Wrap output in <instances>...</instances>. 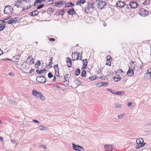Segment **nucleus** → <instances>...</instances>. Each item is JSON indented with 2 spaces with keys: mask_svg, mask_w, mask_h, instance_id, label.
Listing matches in <instances>:
<instances>
[{
  "mask_svg": "<svg viewBox=\"0 0 151 151\" xmlns=\"http://www.w3.org/2000/svg\"><path fill=\"white\" fill-rule=\"evenodd\" d=\"M106 90L109 91L113 94H115V92H116L115 90H112L110 88H107Z\"/></svg>",
  "mask_w": 151,
  "mask_h": 151,
  "instance_id": "obj_37",
  "label": "nucleus"
},
{
  "mask_svg": "<svg viewBox=\"0 0 151 151\" xmlns=\"http://www.w3.org/2000/svg\"><path fill=\"white\" fill-rule=\"evenodd\" d=\"M141 62V63H142V65H140V69L141 70H142L143 69V67H144V66L143 65H144V64L140 60Z\"/></svg>",
  "mask_w": 151,
  "mask_h": 151,
  "instance_id": "obj_57",
  "label": "nucleus"
},
{
  "mask_svg": "<svg viewBox=\"0 0 151 151\" xmlns=\"http://www.w3.org/2000/svg\"><path fill=\"white\" fill-rule=\"evenodd\" d=\"M48 39L50 41H54L55 40V39L53 38H49Z\"/></svg>",
  "mask_w": 151,
  "mask_h": 151,
  "instance_id": "obj_54",
  "label": "nucleus"
},
{
  "mask_svg": "<svg viewBox=\"0 0 151 151\" xmlns=\"http://www.w3.org/2000/svg\"><path fill=\"white\" fill-rule=\"evenodd\" d=\"M65 13V12H64V9L60 10L58 12V14L61 15V16H63L64 14Z\"/></svg>",
  "mask_w": 151,
  "mask_h": 151,
  "instance_id": "obj_28",
  "label": "nucleus"
},
{
  "mask_svg": "<svg viewBox=\"0 0 151 151\" xmlns=\"http://www.w3.org/2000/svg\"><path fill=\"white\" fill-rule=\"evenodd\" d=\"M88 7L86 9L85 8V11L87 14L91 13L94 11V6H91L88 4L87 5Z\"/></svg>",
  "mask_w": 151,
  "mask_h": 151,
  "instance_id": "obj_6",
  "label": "nucleus"
},
{
  "mask_svg": "<svg viewBox=\"0 0 151 151\" xmlns=\"http://www.w3.org/2000/svg\"><path fill=\"white\" fill-rule=\"evenodd\" d=\"M124 91H116L115 92V94L118 95H124Z\"/></svg>",
  "mask_w": 151,
  "mask_h": 151,
  "instance_id": "obj_21",
  "label": "nucleus"
},
{
  "mask_svg": "<svg viewBox=\"0 0 151 151\" xmlns=\"http://www.w3.org/2000/svg\"><path fill=\"white\" fill-rule=\"evenodd\" d=\"M6 20H5V19L2 20H0V24H2L3 23H5L7 21H6Z\"/></svg>",
  "mask_w": 151,
  "mask_h": 151,
  "instance_id": "obj_51",
  "label": "nucleus"
},
{
  "mask_svg": "<svg viewBox=\"0 0 151 151\" xmlns=\"http://www.w3.org/2000/svg\"><path fill=\"white\" fill-rule=\"evenodd\" d=\"M81 73V70L79 68L77 69L75 72V75L76 76H78Z\"/></svg>",
  "mask_w": 151,
  "mask_h": 151,
  "instance_id": "obj_29",
  "label": "nucleus"
},
{
  "mask_svg": "<svg viewBox=\"0 0 151 151\" xmlns=\"http://www.w3.org/2000/svg\"><path fill=\"white\" fill-rule=\"evenodd\" d=\"M54 9L50 7L48 9V11L49 12H53Z\"/></svg>",
  "mask_w": 151,
  "mask_h": 151,
  "instance_id": "obj_47",
  "label": "nucleus"
},
{
  "mask_svg": "<svg viewBox=\"0 0 151 151\" xmlns=\"http://www.w3.org/2000/svg\"><path fill=\"white\" fill-rule=\"evenodd\" d=\"M104 147L107 151H112L115 148L113 145H105Z\"/></svg>",
  "mask_w": 151,
  "mask_h": 151,
  "instance_id": "obj_11",
  "label": "nucleus"
},
{
  "mask_svg": "<svg viewBox=\"0 0 151 151\" xmlns=\"http://www.w3.org/2000/svg\"><path fill=\"white\" fill-rule=\"evenodd\" d=\"M68 76L69 75L68 74H66L65 75H64V79L65 81H66V80L68 77Z\"/></svg>",
  "mask_w": 151,
  "mask_h": 151,
  "instance_id": "obj_49",
  "label": "nucleus"
},
{
  "mask_svg": "<svg viewBox=\"0 0 151 151\" xmlns=\"http://www.w3.org/2000/svg\"><path fill=\"white\" fill-rule=\"evenodd\" d=\"M22 2L21 1L17 0L14 2V6L19 8L22 6Z\"/></svg>",
  "mask_w": 151,
  "mask_h": 151,
  "instance_id": "obj_14",
  "label": "nucleus"
},
{
  "mask_svg": "<svg viewBox=\"0 0 151 151\" xmlns=\"http://www.w3.org/2000/svg\"><path fill=\"white\" fill-rule=\"evenodd\" d=\"M40 61L39 60H38L37 63L35 64V66L36 68L38 67L39 66H40Z\"/></svg>",
  "mask_w": 151,
  "mask_h": 151,
  "instance_id": "obj_35",
  "label": "nucleus"
},
{
  "mask_svg": "<svg viewBox=\"0 0 151 151\" xmlns=\"http://www.w3.org/2000/svg\"><path fill=\"white\" fill-rule=\"evenodd\" d=\"M40 147L41 148H43L44 149H46V147L45 146H44V145H40Z\"/></svg>",
  "mask_w": 151,
  "mask_h": 151,
  "instance_id": "obj_55",
  "label": "nucleus"
},
{
  "mask_svg": "<svg viewBox=\"0 0 151 151\" xmlns=\"http://www.w3.org/2000/svg\"><path fill=\"white\" fill-rule=\"evenodd\" d=\"M98 77H96V76H94L90 77H89L88 78L91 81H93L97 79V78Z\"/></svg>",
  "mask_w": 151,
  "mask_h": 151,
  "instance_id": "obj_27",
  "label": "nucleus"
},
{
  "mask_svg": "<svg viewBox=\"0 0 151 151\" xmlns=\"http://www.w3.org/2000/svg\"><path fill=\"white\" fill-rule=\"evenodd\" d=\"M144 5H149L150 4V2L149 0H145L142 4Z\"/></svg>",
  "mask_w": 151,
  "mask_h": 151,
  "instance_id": "obj_26",
  "label": "nucleus"
},
{
  "mask_svg": "<svg viewBox=\"0 0 151 151\" xmlns=\"http://www.w3.org/2000/svg\"><path fill=\"white\" fill-rule=\"evenodd\" d=\"M75 54H76L77 55V57L76 59V60H78L79 59L80 60H82V52H81V55L79 56V55L80 54V52H74V53H73V52H72V58H73V55L74 54V55H75Z\"/></svg>",
  "mask_w": 151,
  "mask_h": 151,
  "instance_id": "obj_12",
  "label": "nucleus"
},
{
  "mask_svg": "<svg viewBox=\"0 0 151 151\" xmlns=\"http://www.w3.org/2000/svg\"><path fill=\"white\" fill-rule=\"evenodd\" d=\"M84 60H85V62H84L83 63V65L87 66V64H88L87 60L86 59H85Z\"/></svg>",
  "mask_w": 151,
  "mask_h": 151,
  "instance_id": "obj_46",
  "label": "nucleus"
},
{
  "mask_svg": "<svg viewBox=\"0 0 151 151\" xmlns=\"http://www.w3.org/2000/svg\"><path fill=\"white\" fill-rule=\"evenodd\" d=\"M85 2L86 0H79L77 1L76 4L77 5L81 6V4H83Z\"/></svg>",
  "mask_w": 151,
  "mask_h": 151,
  "instance_id": "obj_19",
  "label": "nucleus"
},
{
  "mask_svg": "<svg viewBox=\"0 0 151 151\" xmlns=\"http://www.w3.org/2000/svg\"><path fill=\"white\" fill-rule=\"evenodd\" d=\"M74 82L75 84L78 86H79L81 84V82L78 80H76L74 81Z\"/></svg>",
  "mask_w": 151,
  "mask_h": 151,
  "instance_id": "obj_31",
  "label": "nucleus"
},
{
  "mask_svg": "<svg viewBox=\"0 0 151 151\" xmlns=\"http://www.w3.org/2000/svg\"><path fill=\"white\" fill-rule=\"evenodd\" d=\"M98 5L99 6V8L101 10L103 9H105L106 8V6L107 4L104 1H100L98 3Z\"/></svg>",
  "mask_w": 151,
  "mask_h": 151,
  "instance_id": "obj_3",
  "label": "nucleus"
},
{
  "mask_svg": "<svg viewBox=\"0 0 151 151\" xmlns=\"http://www.w3.org/2000/svg\"><path fill=\"white\" fill-rule=\"evenodd\" d=\"M46 71V70L45 69H44L42 70H36V72L39 74H41L42 73H44L45 71Z\"/></svg>",
  "mask_w": 151,
  "mask_h": 151,
  "instance_id": "obj_23",
  "label": "nucleus"
},
{
  "mask_svg": "<svg viewBox=\"0 0 151 151\" xmlns=\"http://www.w3.org/2000/svg\"><path fill=\"white\" fill-rule=\"evenodd\" d=\"M101 84L102 86L106 87L109 84V83L106 82H102V83H101Z\"/></svg>",
  "mask_w": 151,
  "mask_h": 151,
  "instance_id": "obj_36",
  "label": "nucleus"
},
{
  "mask_svg": "<svg viewBox=\"0 0 151 151\" xmlns=\"http://www.w3.org/2000/svg\"><path fill=\"white\" fill-rule=\"evenodd\" d=\"M33 12L34 15L36 16L39 13V11L37 10H35L33 11Z\"/></svg>",
  "mask_w": 151,
  "mask_h": 151,
  "instance_id": "obj_43",
  "label": "nucleus"
},
{
  "mask_svg": "<svg viewBox=\"0 0 151 151\" xmlns=\"http://www.w3.org/2000/svg\"><path fill=\"white\" fill-rule=\"evenodd\" d=\"M46 128L47 127H44L43 126H40L39 127V129L41 130L46 129Z\"/></svg>",
  "mask_w": 151,
  "mask_h": 151,
  "instance_id": "obj_52",
  "label": "nucleus"
},
{
  "mask_svg": "<svg viewBox=\"0 0 151 151\" xmlns=\"http://www.w3.org/2000/svg\"><path fill=\"white\" fill-rule=\"evenodd\" d=\"M116 74L117 73H120L121 75H122L124 73L123 70L121 69H119L118 70H117L116 71Z\"/></svg>",
  "mask_w": 151,
  "mask_h": 151,
  "instance_id": "obj_25",
  "label": "nucleus"
},
{
  "mask_svg": "<svg viewBox=\"0 0 151 151\" xmlns=\"http://www.w3.org/2000/svg\"><path fill=\"white\" fill-rule=\"evenodd\" d=\"M134 68H132L131 67H129V70L127 72V75L129 76H132L134 75Z\"/></svg>",
  "mask_w": 151,
  "mask_h": 151,
  "instance_id": "obj_9",
  "label": "nucleus"
},
{
  "mask_svg": "<svg viewBox=\"0 0 151 151\" xmlns=\"http://www.w3.org/2000/svg\"><path fill=\"white\" fill-rule=\"evenodd\" d=\"M6 27V25L5 24H3L1 26H0V31L3 30Z\"/></svg>",
  "mask_w": 151,
  "mask_h": 151,
  "instance_id": "obj_32",
  "label": "nucleus"
},
{
  "mask_svg": "<svg viewBox=\"0 0 151 151\" xmlns=\"http://www.w3.org/2000/svg\"><path fill=\"white\" fill-rule=\"evenodd\" d=\"M13 11V8L11 6L7 5L4 8V13L5 14L10 15L12 14Z\"/></svg>",
  "mask_w": 151,
  "mask_h": 151,
  "instance_id": "obj_2",
  "label": "nucleus"
},
{
  "mask_svg": "<svg viewBox=\"0 0 151 151\" xmlns=\"http://www.w3.org/2000/svg\"><path fill=\"white\" fill-rule=\"evenodd\" d=\"M8 23L9 24H15L16 23L15 20L14 18L12 19L11 20H9L8 21Z\"/></svg>",
  "mask_w": 151,
  "mask_h": 151,
  "instance_id": "obj_22",
  "label": "nucleus"
},
{
  "mask_svg": "<svg viewBox=\"0 0 151 151\" xmlns=\"http://www.w3.org/2000/svg\"><path fill=\"white\" fill-rule=\"evenodd\" d=\"M44 6H45L44 4H40L37 7V9H40L42 8L43 7H44Z\"/></svg>",
  "mask_w": 151,
  "mask_h": 151,
  "instance_id": "obj_34",
  "label": "nucleus"
},
{
  "mask_svg": "<svg viewBox=\"0 0 151 151\" xmlns=\"http://www.w3.org/2000/svg\"><path fill=\"white\" fill-rule=\"evenodd\" d=\"M53 76V75L51 73L49 72L48 73V77L49 78H51Z\"/></svg>",
  "mask_w": 151,
  "mask_h": 151,
  "instance_id": "obj_44",
  "label": "nucleus"
},
{
  "mask_svg": "<svg viewBox=\"0 0 151 151\" xmlns=\"http://www.w3.org/2000/svg\"><path fill=\"white\" fill-rule=\"evenodd\" d=\"M31 5H29L28 7L27 6V7H23V8L22 9V11H25V10L28 9H29L31 7Z\"/></svg>",
  "mask_w": 151,
  "mask_h": 151,
  "instance_id": "obj_38",
  "label": "nucleus"
},
{
  "mask_svg": "<svg viewBox=\"0 0 151 151\" xmlns=\"http://www.w3.org/2000/svg\"><path fill=\"white\" fill-rule=\"evenodd\" d=\"M101 83H102V82H99L96 84V86H98L99 87L102 86Z\"/></svg>",
  "mask_w": 151,
  "mask_h": 151,
  "instance_id": "obj_45",
  "label": "nucleus"
},
{
  "mask_svg": "<svg viewBox=\"0 0 151 151\" xmlns=\"http://www.w3.org/2000/svg\"><path fill=\"white\" fill-rule=\"evenodd\" d=\"M29 14L30 15H31L32 16H35L34 15V14H33V12L29 13Z\"/></svg>",
  "mask_w": 151,
  "mask_h": 151,
  "instance_id": "obj_62",
  "label": "nucleus"
},
{
  "mask_svg": "<svg viewBox=\"0 0 151 151\" xmlns=\"http://www.w3.org/2000/svg\"><path fill=\"white\" fill-rule=\"evenodd\" d=\"M52 62H50V63H49V64H48V66L50 67V68L52 67Z\"/></svg>",
  "mask_w": 151,
  "mask_h": 151,
  "instance_id": "obj_61",
  "label": "nucleus"
},
{
  "mask_svg": "<svg viewBox=\"0 0 151 151\" xmlns=\"http://www.w3.org/2000/svg\"><path fill=\"white\" fill-rule=\"evenodd\" d=\"M67 13L68 14L72 16L75 14L77 15V14L75 12V11L73 8H72L71 9L68 10Z\"/></svg>",
  "mask_w": 151,
  "mask_h": 151,
  "instance_id": "obj_15",
  "label": "nucleus"
},
{
  "mask_svg": "<svg viewBox=\"0 0 151 151\" xmlns=\"http://www.w3.org/2000/svg\"><path fill=\"white\" fill-rule=\"evenodd\" d=\"M68 3V5H69L70 7H72L74 5V4L73 2H69Z\"/></svg>",
  "mask_w": 151,
  "mask_h": 151,
  "instance_id": "obj_53",
  "label": "nucleus"
},
{
  "mask_svg": "<svg viewBox=\"0 0 151 151\" xmlns=\"http://www.w3.org/2000/svg\"><path fill=\"white\" fill-rule=\"evenodd\" d=\"M64 82L65 83L64 85H66L65 87L69 85V81L68 80L65 81H64Z\"/></svg>",
  "mask_w": 151,
  "mask_h": 151,
  "instance_id": "obj_40",
  "label": "nucleus"
},
{
  "mask_svg": "<svg viewBox=\"0 0 151 151\" xmlns=\"http://www.w3.org/2000/svg\"><path fill=\"white\" fill-rule=\"evenodd\" d=\"M139 14L142 16L145 17L148 14V12L145 9L142 8L139 10Z\"/></svg>",
  "mask_w": 151,
  "mask_h": 151,
  "instance_id": "obj_4",
  "label": "nucleus"
},
{
  "mask_svg": "<svg viewBox=\"0 0 151 151\" xmlns=\"http://www.w3.org/2000/svg\"><path fill=\"white\" fill-rule=\"evenodd\" d=\"M42 100H44L45 99V98L44 96L42 95V96H40V97Z\"/></svg>",
  "mask_w": 151,
  "mask_h": 151,
  "instance_id": "obj_58",
  "label": "nucleus"
},
{
  "mask_svg": "<svg viewBox=\"0 0 151 151\" xmlns=\"http://www.w3.org/2000/svg\"><path fill=\"white\" fill-rule=\"evenodd\" d=\"M136 141L137 145L135 147L136 149H138L143 147L146 144L144 142V141L142 138H140L137 139Z\"/></svg>",
  "mask_w": 151,
  "mask_h": 151,
  "instance_id": "obj_1",
  "label": "nucleus"
},
{
  "mask_svg": "<svg viewBox=\"0 0 151 151\" xmlns=\"http://www.w3.org/2000/svg\"><path fill=\"white\" fill-rule=\"evenodd\" d=\"M16 20V22H19L20 20V19L18 17L14 18Z\"/></svg>",
  "mask_w": 151,
  "mask_h": 151,
  "instance_id": "obj_50",
  "label": "nucleus"
},
{
  "mask_svg": "<svg viewBox=\"0 0 151 151\" xmlns=\"http://www.w3.org/2000/svg\"><path fill=\"white\" fill-rule=\"evenodd\" d=\"M33 122H35V123H40V122L39 121H38L36 120H33L32 121Z\"/></svg>",
  "mask_w": 151,
  "mask_h": 151,
  "instance_id": "obj_60",
  "label": "nucleus"
},
{
  "mask_svg": "<svg viewBox=\"0 0 151 151\" xmlns=\"http://www.w3.org/2000/svg\"><path fill=\"white\" fill-rule=\"evenodd\" d=\"M87 67V66H86V65H83L82 67L81 68V70L82 69V68L83 69H85Z\"/></svg>",
  "mask_w": 151,
  "mask_h": 151,
  "instance_id": "obj_63",
  "label": "nucleus"
},
{
  "mask_svg": "<svg viewBox=\"0 0 151 151\" xmlns=\"http://www.w3.org/2000/svg\"><path fill=\"white\" fill-rule=\"evenodd\" d=\"M56 67L57 69L58 70V73H59V68H58V64L55 65L54 66V69H55V73L56 72V71H57L56 70Z\"/></svg>",
  "mask_w": 151,
  "mask_h": 151,
  "instance_id": "obj_33",
  "label": "nucleus"
},
{
  "mask_svg": "<svg viewBox=\"0 0 151 151\" xmlns=\"http://www.w3.org/2000/svg\"><path fill=\"white\" fill-rule=\"evenodd\" d=\"M66 59H68L66 61L67 66L68 68H71L72 66V62L70 58L69 57H67Z\"/></svg>",
  "mask_w": 151,
  "mask_h": 151,
  "instance_id": "obj_13",
  "label": "nucleus"
},
{
  "mask_svg": "<svg viewBox=\"0 0 151 151\" xmlns=\"http://www.w3.org/2000/svg\"><path fill=\"white\" fill-rule=\"evenodd\" d=\"M132 103L130 102H129L128 103L127 105L128 106H130L132 105Z\"/></svg>",
  "mask_w": 151,
  "mask_h": 151,
  "instance_id": "obj_64",
  "label": "nucleus"
},
{
  "mask_svg": "<svg viewBox=\"0 0 151 151\" xmlns=\"http://www.w3.org/2000/svg\"><path fill=\"white\" fill-rule=\"evenodd\" d=\"M46 0H36L33 5L35 6H36L38 3H43V1H45Z\"/></svg>",
  "mask_w": 151,
  "mask_h": 151,
  "instance_id": "obj_18",
  "label": "nucleus"
},
{
  "mask_svg": "<svg viewBox=\"0 0 151 151\" xmlns=\"http://www.w3.org/2000/svg\"><path fill=\"white\" fill-rule=\"evenodd\" d=\"M113 78L114 79L115 82H118L120 80L122 79L121 77H116V76L113 77Z\"/></svg>",
  "mask_w": 151,
  "mask_h": 151,
  "instance_id": "obj_24",
  "label": "nucleus"
},
{
  "mask_svg": "<svg viewBox=\"0 0 151 151\" xmlns=\"http://www.w3.org/2000/svg\"><path fill=\"white\" fill-rule=\"evenodd\" d=\"M20 55H15V56H13V58L14 59H15L17 60H19V57L20 56Z\"/></svg>",
  "mask_w": 151,
  "mask_h": 151,
  "instance_id": "obj_39",
  "label": "nucleus"
},
{
  "mask_svg": "<svg viewBox=\"0 0 151 151\" xmlns=\"http://www.w3.org/2000/svg\"><path fill=\"white\" fill-rule=\"evenodd\" d=\"M46 80L45 77L43 76H38L36 79V81L40 83H45Z\"/></svg>",
  "mask_w": 151,
  "mask_h": 151,
  "instance_id": "obj_7",
  "label": "nucleus"
},
{
  "mask_svg": "<svg viewBox=\"0 0 151 151\" xmlns=\"http://www.w3.org/2000/svg\"><path fill=\"white\" fill-rule=\"evenodd\" d=\"M32 93L33 95L38 98H40L42 96V93L41 92L34 90L32 91Z\"/></svg>",
  "mask_w": 151,
  "mask_h": 151,
  "instance_id": "obj_10",
  "label": "nucleus"
},
{
  "mask_svg": "<svg viewBox=\"0 0 151 151\" xmlns=\"http://www.w3.org/2000/svg\"><path fill=\"white\" fill-rule=\"evenodd\" d=\"M131 3L132 4H134L135 6H134L133 7V9H135L138 7L139 4H138V3L134 1H131Z\"/></svg>",
  "mask_w": 151,
  "mask_h": 151,
  "instance_id": "obj_30",
  "label": "nucleus"
},
{
  "mask_svg": "<svg viewBox=\"0 0 151 151\" xmlns=\"http://www.w3.org/2000/svg\"><path fill=\"white\" fill-rule=\"evenodd\" d=\"M12 19V17L11 16H9L7 18L5 19V20H7L8 19H9V20H11Z\"/></svg>",
  "mask_w": 151,
  "mask_h": 151,
  "instance_id": "obj_59",
  "label": "nucleus"
},
{
  "mask_svg": "<svg viewBox=\"0 0 151 151\" xmlns=\"http://www.w3.org/2000/svg\"><path fill=\"white\" fill-rule=\"evenodd\" d=\"M72 146L73 149L75 150L84 151V149L82 146L76 145L73 143L72 144Z\"/></svg>",
  "mask_w": 151,
  "mask_h": 151,
  "instance_id": "obj_5",
  "label": "nucleus"
},
{
  "mask_svg": "<svg viewBox=\"0 0 151 151\" xmlns=\"http://www.w3.org/2000/svg\"><path fill=\"white\" fill-rule=\"evenodd\" d=\"M114 106L116 108H120L121 107V105L118 104H114Z\"/></svg>",
  "mask_w": 151,
  "mask_h": 151,
  "instance_id": "obj_42",
  "label": "nucleus"
},
{
  "mask_svg": "<svg viewBox=\"0 0 151 151\" xmlns=\"http://www.w3.org/2000/svg\"><path fill=\"white\" fill-rule=\"evenodd\" d=\"M130 66H129L130 67H131L132 68H133V67L134 68V69L135 68V65L132 64V63H130Z\"/></svg>",
  "mask_w": 151,
  "mask_h": 151,
  "instance_id": "obj_56",
  "label": "nucleus"
},
{
  "mask_svg": "<svg viewBox=\"0 0 151 151\" xmlns=\"http://www.w3.org/2000/svg\"><path fill=\"white\" fill-rule=\"evenodd\" d=\"M54 4L53 0H48V5L50 4Z\"/></svg>",
  "mask_w": 151,
  "mask_h": 151,
  "instance_id": "obj_41",
  "label": "nucleus"
},
{
  "mask_svg": "<svg viewBox=\"0 0 151 151\" xmlns=\"http://www.w3.org/2000/svg\"><path fill=\"white\" fill-rule=\"evenodd\" d=\"M86 71L83 70L82 69L81 76L83 78H85L86 76Z\"/></svg>",
  "mask_w": 151,
  "mask_h": 151,
  "instance_id": "obj_20",
  "label": "nucleus"
},
{
  "mask_svg": "<svg viewBox=\"0 0 151 151\" xmlns=\"http://www.w3.org/2000/svg\"><path fill=\"white\" fill-rule=\"evenodd\" d=\"M27 60L29 61V64L30 65L33 64L34 63V60L30 56H29L27 58Z\"/></svg>",
  "mask_w": 151,
  "mask_h": 151,
  "instance_id": "obj_16",
  "label": "nucleus"
},
{
  "mask_svg": "<svg viewBox=\"0 0 151 151\" xmlns=\"http://www.w3.org/2000/svg\"><path fill=\"white\" fill-rule=\"evenodd\" d=\"M65 4V2H64L63 1H57L56 2H55L54 5V6H58V5H63Z\"/></svg>",
  "mask_w": 151,
  "mask_h": 151,
  "instance_id": "obj_17",
  "label": "nucleus"
},
{
  "mask_svg": "<svg viewBox=\"0 0 151 151\" xmlns=\"http://www.w3.org/2000/svg\"><path fill=\"white\" fill-rule=\"evenodd\" d=\"M129 5L130 6L131 8H132L134 6H135L134 4H132L131 3V1L130 2L129 4Z\"/></svg>",
  "mask_w": 151,
  "mask_h": 151,
  "instance_id": "obj_48",
  "label": "nucleus"
},
{
  "mask_svg": "<svg viewBox=\"0 0 151 151\" xmlns=\"http://www.w3.org/2000/svg\"><path fill=\"white\" fill-rule=\"evenodd\" d=\"M126 4L125 2L119 0L117 1V3H116L115 6L116 7L122 8L124 7V6L126 5Z\"/></svg>",
  "mask_w": 151,
  "mask_h": 151,
  "instance_id": "obj_8",
  "label": "nucleus"
}]
</instances>
